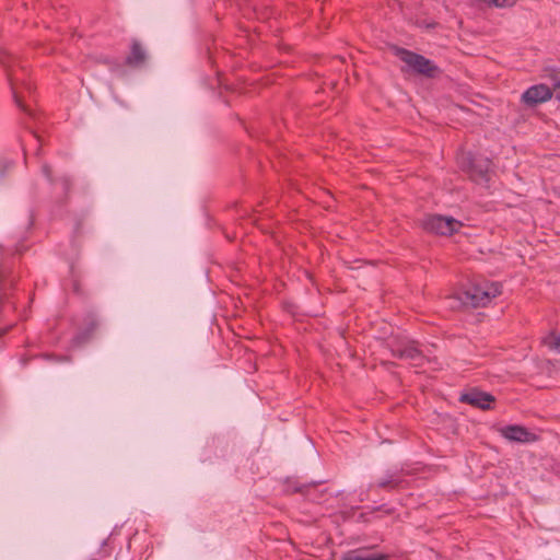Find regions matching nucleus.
<instances>
[{
  "instance_id": "obj_1",
  "label": "nucleus",
  "mask_w": 560,
  "mask_h": 560,
  "mask_svg": "<svg viewBox=\"0 0 560 560\" xmlns=\"http://www.w3.org/2000/svg\"><path fill=\"white\" fill-rule=\"evenodd\" d=\"M395 55L406 63L410 71L418 75L434 79L442 72L440 67L432 60L409 49L396 47Z\"/></svg>"
},
{
  "instance_id": "obj_2",
  "label": "nucleus",
  "mask_w": 560,
  "mask_h": 560,
  "mask_svg": "<svg viewBox=\"0 0 560 560\" xmlns=\"http://www.w3.org/2000/svg\"><path fill=\"white\" fill-rule=\"evenodd\" d=\"M501 294V285L495 282H481L470 284L460 296V300L465 304H469L472 307H483L490 303V301Z\"/></svg>"
},
{
  "instance_id": "obj_3",
  "label": "nucleus",
  "mask_w": 560,
  "mask_h": 560,
  "mask_svg": "<svg viewBox=\"0 0 560 560\" xmlns=\"http://www.w3.org/2000/svg\"><path fill=\"white\" fill-rule=\"evenodd\" d=\"M387 348L393 357L409 360L416 365H420L424 359L422 351L419 349L417 341L406 337H393L387 341Z\"/></svg>"
},
{
  "instance_id": "obj_4",
  "label": "nucleus",
  "mask_w": 560,
  "mask_h": 560,
  "mask_svg": "<svg viewBox=\"0 0 560 560\" xmlns=\"http://www.w3.org/2000/svg\"><path fill=\"white\" fill-rule=\"evenodd\" d=\"M421 226L430 233L450 236L456 233L463 226V223L452 217L429 214L422 219Z\"/></svg>"
},
{
  "instance_id": "obj_5",
  "label": "nucleus",
  "mask_w": 560,
  "mask_h": 560,
  "mask_svg": "<svg viewBox=\"0 0 560 560\" xmlns=\"http://www.w3.org/2000/svg\"><path fill=\"white\" fill-rule=\"evenodd\" d=\"M462 166L469 174V177L477 184L487 185L490 180L491 161L487 158H477L470 153L463 156Z\"/></svg>"
},
{
  "instance_id": "obj_6",
  "label": "nucleus",
  "mask_w": 560,
  "mask_h": 560,
  "mask_svg": "<svg viewBox=\"0 0 560 560\" xmlns=\"http://www.w3.org/2000/svg\"><path fill=\"white\" fill-rule=\"evenodd\" d=\"M552 97V90L546 84H535L528 88L521 96L524 104L535 106L549 101Z\"/></svg>"
},
{
  "instance_id": "obj_7",
  "label": "nucleus",
  "mask_w": 560,
  "mask_h": 560,
  "mask_svg": "<svg viewBox=\"0 0 560 560\" xmlns=\"http://www.w3.org/2000/svg\"><path fill=\"white\" fill-rule=\"evenodd\" d=\"M459 401L480 408L482 410H487L490 409L491 404L494 402V397L489 393L474 388L467 393L462 394Z\"/></svg>"
},
{
  "instance_id": "obj_8",
  "label": "nucleus",
  "mask_w": 560,
  "mask_h": 560,
  "mask_svg": "<svg viewBox=\"0 0 560 560\" xmlns=\"http://www.w3.org/2000/svg\"><path fill=\"white\" fill-rule=\"evenodd\" d=\"M501 435L513 442L529 443L537 441L538 436L529 432L525 427L511 424L500 430Z\"/></svg>"
},
{
  "instance_id": "obj_9",
  "label": "nucleus",
  "mask_w": 560,
  "mask_h": 560,
  "mask_svg": "<svg viewBox=\"0 0 560 560\" xmlns=\"http://www.w3.org/2000/svg\"><path fill=\"white\" fill-rule=\"evenodd\" d=\"M405 482L399 471H387L384 477L370 485L371 490L383 489L386 491H394L402 487Z\"/></svg>"
},
{
  "instance_id": "obj_10",
  "label": "nucleus",
  "mask_w": 560,
  "mask_h": 560,
  "mask_svg": "<svg viewBox=\"0 0 560 560\" xmlns=\"http://www.w3.org/2000/svg\"><path fill=\"white\" fill-rule=\"evenodd\" d=\"M147 51L142 44L133 38L130 45V51L125 59V65L130 68H139L145 63Z\"/></svg>"
},
{
  "instance_id": "obj_11",
  "label": "nucleus",
  "mask_w": 560,
  "mask_h": 560,
  "mask_svg": "<svg viewBox=\"0 0 560 560\" xmlns=\"http://www.w3.org/2000/svg\"><path fill=\"white\" fill-rule=\"evenodd\" d=\"M42 172L51 185H54V186L59 185L61 187V189L63 191V199L67 200L69 197V192L72 188L71 178L67 175H62L58 178H54L52 170H51L50 165L47 163L43 164Z\"/></svg>"
},
{
  "instance_id": "obj_12",
  "label": "nucleus",
  "mask_w": 560,
  "mask_h": 560,
  "mask_svg": "<svg viewBox=\"0 0 560 560\" xmlns=\"http://www.w3.org/2000/svg\"><path fill=\"white\" fill-rule=\"evenodd\" d=\"M100 325L97 316L93 312H89L84 317V328L74 337L77 343L88 341Z\"/></svg>"
},
{
  "instance_id": "obj_13",
  "label": "nucleus",
  "mask_w": 560,
  "mask_h": 560,
  "mask_svg": "<svg viewBox=\"0 0 560 560\" xmlns=\"http://www.w3.org/2000/svg\"><path fill=\"white\" fill-rule=\"evenodd\" d=\"M284 491L287 493H302L308 500L319 502V495H317V488L315 483L298 485L295 481H287Z\"/></svg>"
},
{
  "instance_id": "obj_14",
  "label": "nucleus",
  "mask_w": 560,
  "mask_h": 560,
  "mask_svg": "<svg viewBox=\"0 0 560 560\" xmlns=\"http://www.w3.org/2000/svg\"><path fill=\"white\" fill-rule=\"evenodd\" d=\"M115 539L113 535L104 539L92 560H115V558L112 557L115 548Z\"/></svg>"
},
{
  "instance_id": "obj_15",
  "label": "nucleus",
  "mask_w": 560,
  "mask_h": 560,
  "mask_svg": "<svg viewBox=\"0 0 560 560\" xmlns=\"http://www.w3.org/2000/svg\"><path fill=\"white\" fill-rule=\"evenodd\" d=\"M386 556L381 553H370L364 549H355L346 552L340 560H385Z\"/></svg>"
},
{
  "instance_id": "obj_16",
  "label": "nucleus",
  "mask_w": 560,
  "mask_h": 560,
  "mask_svg": "<svg viewBox=\"0 0 560 560\" xmlns=\"http://www.w3.org/2000/svg\"><path fill=\"white\" fill-rule=\"evenodd\" d=\"M549 79L552 82V89L556 92V97L558 101H560V74L556 71H552L549 74Z\"/></svg>"
},
{
  "instance_id": "obj_17",
  "label": "nucleus",
  "mask_w": 560,
  "mask_h": 560,
  "mask_svg": "<svg viewBox=\"0 0 560 560\" xmlns=\"http://www.w3.org/2000/svg\"><path fill=\"white\" fill-rule=\"evenodd\" d=\"M12 61H13V57L9 52L2 51L0 54V63L3 67L9 69L11 67Z\"/></svg>"
},
{
  "instance_id": "obj_18",
  "label": "nucleus",
  "mask_w": 560,
  "mask_h": 560,
  "mask_svg": "<svg viewBox=\"0 0 560 560\" xmlns=\"http://www.w3.org/2000/svg\"><path fill=\"white\" fill-rule=\"evenodd\" d=\"M374 511H381L387 515H392L395 510L393 508H388L386 504H382V505L375 508Z\"/></svg>"
},
{
  "instance_id": "obj_19",
  "label": "nucleus",
  "mask_w": 560,
  "mask_h": 560,
  "mask_svg": "<svg viewBox=\"0 0 560 560\" xmlns=\"http://www.w3.org/2000/svg\"><path fill=\"white\" fill-rule=\"evenodd\" d=\"M551 348L560 352V332L553 336Z\"/></svg>"
},
{
  "instance_id": "obj_20",
  "label": "nucleus",
  "mask_w": 560,
  "mask_h": 560,
  "mask_svg": "<svg viewBox=\"0 0 560 560\" xmlns=\"http://www.w3.org/2000/svg\"><path fill=\"white\" fill-rule=\"evenodd\" d=\"M14 101L16 103V105L23 109L24 112H27V109L25 108V106L21 103V100L20 97L18 96L16 92H14Z\"/></svg>"
},
{
  "instance_id": "obj_21",
  "label": "nucleus",
  "mask_w": 560,
  "mask_h": 560,
  "mask_svg": "<svg viewBox=\"0 0 560 560\" xmlns=\"http://www.w3.org/2000/svg\"><path fill=\"white\" fill-rule=\"evenodd\" d=\"M8 78L10 80L11 85L13 86L14 73L13 71H8Z\"/></svg>"
},
{
  "instance_id": "obj_22",
  "label": "nucleus",
  "mask_w": 560,
  "mask_h": 560,
  "mask_svg": "<svg viewBox=\"0 0 560 560\" xmlns=\"http://www.w3.org/2000/svg\"><path fill=\"white\" fill-rule=\"evenodd\" d=\"M43 357H44L45 359H52V358H55V355H52V354H44Z\"/></svg>"
}]
</instances>
